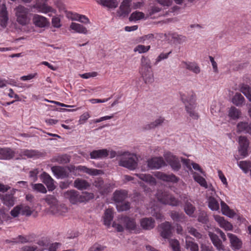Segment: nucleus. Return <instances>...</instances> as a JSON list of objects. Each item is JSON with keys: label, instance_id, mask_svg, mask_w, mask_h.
Returning a JSON list of instances; mask_svg holds the SVG:
<instances>
[{"label": "nucleus", "instance_id": "obj_46", "mask_svg": "<svg viewBox=\"0 0 251 251\" xmlns=\"http://www.w3.org/2000/svg\"><path fill=\"white\" fill-rule=\"evenodd\" d=\"M184 211L189 216L193 217L194 211L196 210L195 207L189 201H186L184 205Z\"/></svg>", "mask_w": 251, "mask_h": 251}, {"label": "nucleus", "instance_id": "obj_13", "mask_svg": "<svg viewBox=\"0 0 251 251\" xmlns=\"http://www.w3.org/2000/svg\"><path fill=\"white\" fill-rule=\"evenodd\" d=\"M180 66L182 68L189 70L195 74H200L201 71L198 64L195 62L182 61Z\"/></svg>", "mask_w": 251, "mask_h": 251}, {"label": "nucleus", "instance_id": "obj_28", "mask_svg": "<svg viewBox=\"0 0 251 251\" xmlns=\"http://www.w3.org/2000/svg\"><path fill=\"white\" fill-rule=\"evenodd\" d=\"M92 159H101L106 157L108 155V151L106 149L94 150L90 153Z\"/></svg>", "mask_w": 251, "mask_h": 251}, {"label": "nucleus", "instance_id": "obj_59", "mask_svg": "<svg viewBox=\"0 0 251 251\" xmlns=\"http://www.w3.org/2000/svg\"><path fill=\"white\" fill-rule=\"evenodd\" d=\"M249 124L247 122H239L237 125V130L238 132H246L247 129L248 127Z\"/></svg>", "mask_w": 251, "mask_h": 251}, {"label": "nucleus", "instance_id": "obj_11", "mask_svg": "<svg viewBox=\"0 0 251 251\" xmlns=\"http://www.w3.org/2000/svg\"><path fill=\"white\" fill-rule=\"evenodd\" d=\"M239 152L241 155L246 157L248 155V150L249 146V141L245 136H240L239 137Z\"/></svg>", "mask_w": 251, "mask_h": 251}, {"label": "nucleus", "instance_id": "obj_24", "mask_svg": "<svg viewBox=\"0 0 251 251\" xmlns=\"http://www.w3.org/2000/svg\"><path fill=\"white\" fill-rule=\"evenodd\" d=\"M8 20V12L4 4H2L0 8V25L3 27L6 26Z\"/></svg>", "mask_w": 251, "mask_h": 251}, {"label": "nucleus", "instance_id": "obj_63", "mask_svg": "<svg viewBox=\"0 0 251 251\" xmlns=\"http://www.w3.org/2000/svg\"><path fill=\"white\" fill-rule=\"evenodd\" d=\"M56 160L59 163L66 164L70 161V159L67 155H62L57 156Z\"/></svg>", "mask_w": 251, "mask_h": 251}, {"label": "nucleus", "instance_id": "obj_54", "mask_svg": "<svg viewBox=\"0 0 251 251\" xmlns=\"http://www.w3.org/2000/svg\"><path fill=\"white\" fill-rule=\"evenodd\" d=\"M144 14L142 12L135 11L133 12L129 18L130 21H137L144 18Z\"/></svg>", "mask_w": 251, "mask_h": 251}, {"label": "nucleus", "instance_id": "obj_21", "mask_svg": "<svg viewBox=\"0 0 251 251\" xmlns=\"http://www.w3.org/2000/svg\"><path fill=\"white\" fill-rule=\"evenodd\" d=\"M215 220L218 223L220 226L226 230H231L233 226L231 223L226 221L224 217L219 215H214Z\"/></svg>", "mask_w": 251, "mask_h": 251}, {"label": "nucleus", "instance_id": "obj_23", "mask_svg": "<svg viewBox=\"0 0 251 251\" xmlns=\"http://www.w3.org/2000/svg\"><path fill=\"white\" fill-rule=\"evenodd\" d=\"M54 176L57 178H63L68 176L69 173L67 169L60 166H53L51 168Z\"/></svg>", "mask_w": 251, "mask_h": 251}, {"label": "nucleus", "instance_id": "obj_41", "mask_svg": "<svg viewBox=\"0 0 251 251\" xmlns=\"http://www.w3.org/2000/svg\"><path fill=\"white\" fill-rule=\"evenodd\" d=\"M245 99L240 93H236L232 98V102L237 106H241L244 103Z\"/></svg>", "mask_w": 251, "mask_h": 251}, {"label": "nucleus", "instance_id": "obj_31", "mask_svg": "<svg viewBox=\"0 0 251 251\" xmlns=\"http://www.w3.org/2000/svg\"><path fill=\"white\" fill-rule=\"evenodd\" d=\"M114 212L112 209H107L104 212L103 216L104 224L107 226H109L113 220L114 217Z\"/></svg>", "mask_w": 251, "mask_h": 251}, {"label": "nucleus", "instance_id": "obj_55", "mask_svg": "<svg viewBox=\"0 0 251 251\" xmlns=\"http://www.w3.org/2000/svg\"><path fill=\"white\" fill-rule=\"evenodd\" d=\"M169 243L173 251H181L180 244L177 240L170 239Z\"/></svg>", "mask_w": 251, "mask_h": 251}, {"label": "nucleus", "instance_id": "obj_56", "mask_svg": "<svg viewBox=\"0 0 251 251\" xmlns=\"http://www.w3.org/2000/svg\"><path fill=\"white\" fill-rule=\"evenodd\" d=\"M171 53L172 51L167 53L161 52L156 58L154 65H157L162 60L167 59Z\"/></svg>", "mask_w": 251, "mask_h": 251}, {"label": "nucleus", "instance_id": "obj_5", "mask_svg": "<svg viewBox=\"0 0 251 251\" xmlns=\"http://www.w3.org/2000/svg\"><path fill=\"white\" fill-rule=\"evenodd\" d=\"M165 161L171 166L174 171H178L181 168V164L178 158L173 155L170 152H167L164 154Z\"/></svg>", "mask_w": 251, "mask_h": 251}, {"label": "nucleus", "instance_id": "obj_62", "mask_svg": "<svg viewBox=\"0 0 251 251\" xmlns=\"http://www.w3.org/2000/svg\"><path fill=\"white\" fill-rule=\"evenodd\" d=\"M172 38L178 44H181L186 41V37L181 35H178L176 33L172 34Z\"/></svg>", "mask_w": 251, "mask_h": 251}, {"label": "nucleus", "instance_id": "obj_35", "mask_svg": "<svg viewBox=\"0 0 251 251\" xmlns=\"http://www.w3.org/2000/svg\"><path fill=\"white\" fill-rule=\"evenodd\" d=\"M70 28L75 32L79 33L86 34L88 32V30L85 27L79 24L75 23H72L70 25Z\"/></svg>", "mask_w": 251, "mask_h": 251}, {"label": "nucleus", "instance_id": "obj_20", "mask_svg": "<svg viewBox=\"0 0 251 251\" xmlns=\"http://www.w3.org/2000/svg\"><path fill=\"white\" fill-rule=\"evenodd\" d=\"M127 197V192L125 190H116L113 193V199L116 204L125 201Z\"/></svg>", "mask_w": 251, "mask_h": 251}, {"label": "nucleus", "instance_id": "obj_2", "mask_svg": "<svg viewBox=\"0 0 251 251\" xmlns=\"http://www.w3.org/2000/svg\"><path fill=\"white\" fill-rule=\"evenodd\" d=\"M121 158L119 161V165L130 170H135L138 165L136 156L128 151L123 152L119 154Z\"/></svg>", "mask_w": 251, "mask_h": 251}, {"label": "nucleus", "instance_id": "obj_53", "mask_svg": "<svg viewBox=\"0 0 251 251\" xmlns=\"http://www.w3.org/2000/svg\"><path fill=\"white\" fill-rule=\"evenodd\" d=\"M73 20L78 21L84 24H88L90 23L89 19L86 16L78 14H74Z\"/></svg>", "mask_w": 251, "mask_h": 251}, {"label": "nucleus", "instance_id": "obj_37", "mask_svg": "<svg viewBox=\"0 0 251 251\" xmlns=\"http://www.w3.org/2000/svg\"><path fill=\"white\" fill-rule=\"evenodd\" d=\"M221 206L222 213L229 217H233L235 215V212L231 210L229 206L223 201H221Z\"/></svg>", "mask_w": 251, "mask_h": 251}, {"label": "nucleus", "instance_id": "obj_30", "mask_svg": "<svg viewBox=\"0 0 251 251\" xmlns=\"http://www.w3.org/2000/svg\"><path fill=\"white\" fill-rule=\"evenodd\" d=\"M77 169L78 170V172H79L86 173L87 174L90 175L91 176H97L100 174V173L101 172L100 170H97L95 169H90L86 166L79 165L77 166Z\"/></svg>", "mask_w": 251, "mask_h": 251}, {"label": "nucleus", "instance_id": "obj_8", "mask_svg": "<svg viewBox=\"0 0 251 251\" xmlns=\"http://www.w3.org/2000/svg\"><path fill=\"white\" fill-rule=\"evenodd\" d=\"M161 236L164 239H169L172 234L173 226L171 223L165 222L159 226Z\"/></svg>", "mask_w": 251, "mask_h": 251}, {"label": "nucleus", "instance_id": "obj_50", "mask_svg": "<svg viewBox=\"0 0 251 251\" xmlns=\"http://www.w3.org/2000/svg\"><path fill=\"white\" fill-rule=\"evenodd\" d=\"M171 218L175 221L181 222L184 220V215L176 211H172L170 214Z\"/></svg>", "mask_w": 251, "mask_h": 251}, {"label": "nucleus", "instance_id": "obj_44", "mask_svg": "<svg viewBox=\"0 0 251 251\" xmlns=\"http://www.w3.org/2000/svg\"><path fill=\"white\" fill-rule=\"evenodd\" d=\"M193 177L194 180L197 182L200 185L205 188H208V185L204 178L201 176L199 174L195 173L194 174Z\"/></svg>", "mask_w": 251, "mask_h": 251}, {"label": "nucleus", "instance_id": "obj_52", "mask_svg": "<svg viewBox=\"0 0 251 251\" xmlns=\"http://www.w3.org/2000/svg\"><path fill=\"white\" fill-rule=\"evenodd\" d=\"M238 166L245 173H247L251 167V162L249 161H241L238 163Z\"/></svg>", "mask_w": 251, "mask_h": 251}, {"label": "nucleus", "instance_id": "obj_1", "mask_svg": "<svg viewBox=\"0 0 251 251\" xmlns=\"http://www.w3.org/2000/svg\"><path fill=\"white\" fill-rule=\"evenodd\" d=\"M181 100L185 105L187 113L193 120H198L200 116L195 111L197 107L196 96L193 91H190L187 94H180Z\"/></svg>", "mask_w": 251, "mask_h": 251}, {"label": "nucleus", "instance_id": "obj_12", "mask_svg": "<svg viewBox=\"0 0 251 251\" xmlns=\"http://www.w3.org/2000/svg\"><path fill=\"white\" fill-rule=\"evenodd\" d=\"M46 202L50 205V210L54 214H59V206L58 201L53 195H47L45 198Z\"/></svg>", "mask_w": 251, "mask_h": 251}, {"label": "nucleus", "instance_id": "obj_43", "mask_svg": "<svg viewBox=\"0 0 251 251\" xmlns=\"http://www.w3.org/2000/svg\"><path fill=\"white\" fill-rule=\"evenodd\" d=\"M100 3L104 6L110 8H116L118 5L117 0H100Z\"/></svg>", "mask_w": 251, "mask_h": 251}, {"label": "nucleus", "instance_id": "obj_14", "mask_svg": "<svg viewBox=\"0 0 251 251\" xmlns=\"http://www.w3.org/2000/svg\"><path fill=\"white\" fill-rule=\"evenodd\" d=\"M63 196L65 198L69 200L70 202L73 204L80 203V195L79 192L75 190H71L65 192Z\"/></svg>", "mask_w": 251, "mask_h": 251}, {"label": "nucleus", "instance_id": "obj_16", "mask_svg": "<svg viewBox=\"0 0 251 251\" xmlns=\"http://www.w3.org/2000/svg\"><path fill=\"white\" fill-rule=\"evenodd\" d=\"M166 165L165 161L162 157H154L148 160V166L151 169H159Z\"/></svg>", "mask_w": 251, "mask_h": 251}, {"label": "nucleus", "instance_id": "obj_64", "mask_svg": "<svg viewBox=\"0 0 251 251\" xmlns=\"http://www.w3.org/2000/svg\"><path fill=\"white\" fill-rule=\"evenodd\" d=\"M98 75L96 72H92L79 75L80 76L84 79H88L90 77H94Z\"/></svg>", "mask_w": 251, "mask_h": 251}, {"label": "nucleus", "instance_id": "obj_4", "mask_svg": "<svg viewBox=\"0 0 251 251\" xmlns=\"http://www.w3.org/2000/svg\"><path fill=\"white\" fill-rule=\"evenodd\" d=\"M156 197L158 200L163 204L176 206L179 203L177 199L166 191L158 190L156 193Z\"/></svg>", "mask_w": 251, "mask_h": 251}, {"label": "nucleus", "instance_id": "obj_26", "mask_svg": "<svg viewBox=\"0 0 251 251\" xmlns=\"http://www.w3.org/2000/svg\"><path fill=\"white\" fill-rule=\"evenodd\" d=\"M140 73L145 83H152L154 81L153 74L151 69L140 70Z\"/></svg>", "mask_w": 251, "mask_h": 251}, {"label": "nucleus", "instance_id": "obj_27", "mask_svg": "<svg viewBox=\"0 0 251 251\" xmlns=\"http://www.w3.org/2000/svg\"><path fill=\"white\" fill-rule=\"evenodd\" d=\"M141 227L145 230H150L154 227L155 221L152 218H144L140 220Z\"/></svg>", "mask_w": 251, "mask_h": 251}, {"label": "nucleus", "instance_id": "obj_47", "mask_svg": "<svg viewBox=\"0 0 251 251\" xmlns=\"http://www.w3.org/2000/svg\"><path fill=\"white\" fill-rule=\"evenodd\" d=\"M240 91L251 101V87L247 84H243Z\"/></svg>", "mask_w": 251, "mask_h": 251}, {"label": "nucleus", "instance_id": "obj_49", "mask_svg": "<svg viewBox=\"0 0 251 251\" xmlns=\"http://www.w3.org/2000/svg\"><path fill=\"white\" fill-rule=\"evenodd\" d=\"M151 49V46H144L143 45H138L136 46L133 50L135 52H138L139 53H144L147 52Z\"/></svg>", "mask_w": 251, "mask_h": 251}, {"label": "nucleus", "instance_id": "obj_15", "mask_svg": "<svg viewBox=\"0 0 251 251\" xmlns=\"http://www.w3.org/2000/svg\"><path fill=\"white\" fill-rule=\"evenodd\" d=\"M131 0H124L119 7V10L117 11V15L120 17H126L130 12V3Z\"/></svg>", "mask_w": 251, "mask_h": 251}, {"label": "nucleus", "instance_id": "obj_7", "mask_svg": "<svg viewBox=\"0 0 251 251\" xmlns=\"http://www.w3.org/2000/svg\"><path fill=\"white\" fill-rule=\"evenodd\" d=\"M36 3L33 7L36 8L38 11L43 13L52 12L55 13L56 11L52 7L47 5L48 0H36Z\"/></svg>", "mask_w": 251, "mask_h": 251}, {"label": "nucleus", "instance_id": "obj_51", "mask_svg": "<svg viewBox=\"0 0 251 251\" xmlns=\"http://www.w3.org/2000/svg\"><path fill=\"white\" fill-rule=\"evenodd\" d=\"M118 211H123L129 209L130 207V203L128 201L121 202L116 204Z\"/></svg>", "mask_w": 251, "mask_h": 251}, {"label": "nucleus", "instance_id": "obj_45", "mask_svg": "<svg viewBox=\"0 0 251 251\" xmlns=\"http://www.w3.org/2000/svg\"><path fill=\"white\" fill-rule=\"evenodd\" d=\"M241 114L240 110L234 106L231 107L228 111V116L233 120L238 119Z\"/></svg>", "mask_w": 251, "mask_h": 251}, {"label": "nucleus", "instance_id": "obj_40", "mask_svg": "<svg viewBox=\"0 0 251 251\" xmlns=\"http://www.w3.org/2000/svg\"><path fill=\"white\" fill-rule=\"evenodd\" d=\"M4 204L7 206H12L15 201V199L12 194H6L2 197Z\"/></svg>", "mask_w": 251, "mask_h": 251}, {"label": "nucleus", "instance_id": "obj_48", "mask_svg": "<svg viewBox=\"0 0 251 251\" xmlns=\"http://www.w3.org/2000/svg\"><path fill=\"white\" fill-rule=\"evenodd\" d=\"M94 198L93 193L87 192H83L82 195H80V203L88 201Z\"/></svg>", "mask_w": 251, "mask_h": 251}, {"label": "nucleus", "instance_id": "obj_39", "mask_svg": "<svg viewBox=\"0 0 251 251\" xmlns=\"http://www.w3.org/2000/svg\"><path fill=\"white\" fill-rule=\"evenodd\" d=\"M141 68L140 70L151 69V65L150 59L148 57L142 56L141 59Z\"/></svg>", "mask_w": 251, "mask_h": 251}, {"label": "nucleus", "instance_id": "obj_18", "mask_svg": "<svg viewBox=\"0 0 251 251\" xmlns=\"http://www.w3.org/2000/svg\"><path fill=\"white\" fill-rule=\"evenodd\" d=\"M229 239L231 248L235 251L239 250L242 248V242L236 235L232 233H227Z\"/></svg>", "mask_w": 251, "mask_h": 251}, {"label": "nucleus", "instance_id": "obj_10", "mask_svg": "<svg viewBox=\"0 0 251 251\" xmlns=\"http://www.w3.org/2000/svg\"><path fill=\"white\" fill-rule=\"evenodd\" d=\"M154 175L159 179L173 183H176L179 180V178L173 174L168 175L163 172H157Z\"/></svg>", "mask_w": 251, "mask_h": 251}, {"label": "nucleus", "instance_id": "obj_38", "mask_svg": "<svg viewBox=\"0 0 251 251\" xmlns=\"http://www.w3.org/2000/svg\"><path fill=\"white\" fill-rule=\"evenodd\" d=\"M36 244L38 245L37 246V251H44L48 249L49 246V241L46 238H42L38 240Z\"/></svg>", "mask_w": 251, "mask_h": 251}, {"label": "nucleus", "instance_id": "obj_6", "mask_svg": "<svg viewBox=\"0 0 251 251\" xmlns=\"http://www.w3.org/2000/svg\"><path fill=\"white\" fill-rule=\"evenodd\" d=\"M32 213V211L29 206L23 204L17 205L10 212L11 215L14 217H17L20 214L29 216Z\"/></svg>", "mask_w": 251, "mask_h": 251}, {"label": "nucleus", "instance_id": "obj_58", "mask_svg": "<svg viewBox=\"0 0 251 251\" xmlns=\"http://www.w3.org/2000/svg\"><path fill=\"white\" fill-rule=\"evenodd\" d=\"M187 230L188 232L191 234L192 235L194 236L196 238L198 239H200L201 238L202 235L201 233H200L198 230L194 227L189 226L187 227Z\"/></svg>", "mask_w": 251, "mask_h": 251}, {"label": "nucleus", "instance_id": "obj_60", "mask_svg": "<svg viewBox=\"0 0 251 251\" xmlns=\"http://www.w3.org/2000/svg\"><path fill=\"white\" fill-rule=\"evenodd\" d=\"M198 220L202 224H206L208 221V218L206 212L201 211L199 213Z\"/></svg>", "mask_w": 251, "mask_h": 251}, {"label": "nucleus", "instance_id": "obj_9", "mask_svg": "<svg viewBox=\"0 0 251 251\" xmlns=\"http://www.w3.org/2000/svg\"><path fill=\"white\" fill-rule=\"evenodd\" d=\"M121 221L125 224L126 229L131 231H134L136 233L140 232V228L136 224L134 219L131 218L127 216H125L121 219Z\"/></svg>", "mask_w": 251, "mask_h": 251}, {"label": "nucleus", "instance_id": "obj_34", "mask_svg": "<svg viewBox=\"0 0 251 251\" xmlns=\"http://www.w3.org/2000/svg\"><path fill=\"white\" fill-rule=\"evenodd\" d=\"M74 186L78 190H84L88 188L90 184L86 180L77 178L74 181Z\"/></svg>", "mask_w": 251, "mask_h": 251}, {"label": "nucleus", "instance_id": "obj_32", "mask_svg": "<svg viewBox=\"0 0 251 251\" xmlns=\"http://www.w3.org/2000/svg\"><path fill=\"white\" fill-rule=\"evenodd\" d=\"M135 175L138 176L140 179L146 182L149 183L151 185H154L156 184L155 179L150 175L135 174Z\"/></svg>", "mask_w": 251, "mask_h": 251}, {"label": "nucleus", "instance_id": "obj_17", "mask_svg": "<svg viewBox=\"0 0 251 251\" xmlns=\"http://www.w3.org/2000/svg\"><path fill=\"white\" fill-rule=\"evenodd\" d=\"M32 22L35 26L40 28L45 27L48 26L50 24V22L47 18L38 14L34 15Z\"/></svg>", "mask_w": 251, "mask_h": 251}, {"label": "nucleus", "instance_id": "obj_25", "mask_svg": "<svg viewBox=\"0 0 251 251\" xmlns=\"http://www.w3.org/2000/svg\"><path fill=\"white\" fill-rule=\"evenodd\" d=\"M42 182L46 184L49 191H52L55 189L53 179L47 173L44 172L41 175Z\"/></svg>", "mask_w": 251, "mask_h": 251}, {"label": "nucleus", "instance_id": "obj_61", "mask_svg": "<svg viewBox=\"0 0 251 251\" xmlns=\"http://www.w3.org/2000/svg\"><path fill=\"white\" fill-rule=\"evenodd\" d=\"M17 238L19 239V241H13L14 243H18L20 242L21 243H29L31 242L32 240L31 239V236L30 235H26V236H22V235H19L17 237Z\"/></svg>", "mask_w": 251, "mask_h": 251}, {"label": "nucleus", "instance_id": "obj_42", "mask_svg": "<svg viewBox=\"0 0 251 251\" xmlns=\"http://www.w3.org/2000/svg\"><path fill=\"white\" fill-rule=\"evenodd\" d=\"M164 121V119L162 117H159L156 119L154 122H151L149 124L146 125L144 128L147 130L154 128L158 126H160L163 123Z\"/></svg>", "mask_w": 251, "mask_h": 251}, {"label": "nucleus", "instance_id": "obj_57", "mask_svg": "<svg viewBox=\"0 0 251 251\" xmlns=\"http://www.w3.org/2000/svg\"><path fill=\"white\" fill-rule=\"evenodd\" d=\"M32 189L39 192H41L43 194L47 193V190L43 184L41 183H37L32 184Z\"/></svg>", "mask_w": 251, "mask_h": 251}, {"label": "nucleus", "instance_id": "obj_33", "mask_svg": "<svg viewBox=\"0 0 251 251\" xmlns=\"http://www.w3.org/2000/svg\"><path fill=\"white\" fill-rule=\"evenodd\" d=\"M193 239L189 236L186 237V248L191 251H199V246L197 243L193 241Z\"/></svg>", "mask_w": 251, "mask_h": 251}, {"label": "nucleus", "instance_id": "obj_19", "mask_svg": "<svg viewBox=\"0 0 251 251\" xmlns=\"http://www.w3.org/2000/svg\"><path fill=\"white\" fill-rule=\"evenodd\" d=\"M15 151L11 148H0V159L10 160L15 156Z\"/></svg>", "mask_w": 251, "mask_h": 251}, {"label": "nucleus", "instance_id": "obj_22", "mask_svg": "<svg viewBox=\"0 0 251 251\" xmlns=\"http://www.w3.org/2000/svg\"><path fill=\"white\" fill-rule=\"evenodd\" d=\"M93 185L97 188L99 192L104 195L108 193V187L104 183L103 179L100 178H97L93 183Z\"/></svg>", "mask_w": 251, "mask_h": 251}, {"label": "nucleus", "instance_id": "obj_29", "mask_svg": "<svg viewBox=\"0 0 251 251\" xmlns=\"http://www.w3.org/2000/svg\"><path fill=\"white\" fill-rule=\"evenodd\" d=\"M208 235L210 237L213 245L216 247L217 249L219 251H223L224 247L218 236L215 233L211 232H208Z\"/></svg>", "mask_w": 251, "mask_h": 251}, {"label": "nucleus", "instance_id": "obj_3", "mask_svg": "<svg viewBox=\"0 0 251 251\" xmlns=\"http://www.w3.org/2000/svg\"><path fill=\"white\" fill-rule=\"evenodd\" d=\"M29 10L22 5H19L15 8V15L17 22L22 25H25L29 23L30 19L28 15Z\"/></svg>", "mask_w": 251, "mask_h": 251}, {"label": "nucleus", "instance_id": "obj_36", "mask_svg": "<svg viewBox=\"0 0 251 251\" xmlns=\"http://www.w3.org/2000/svg\"><path fill=\"white\" fill-rule=\"evenodd\" d=\"M207 200L208 207L211 210L216 211L219 209V202L215 197L209 196Z\"/></svg>", "mask_w": 251, "mask_h": 251}]
</instances>
